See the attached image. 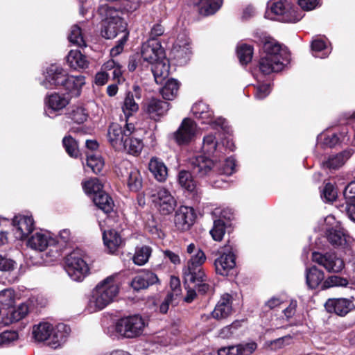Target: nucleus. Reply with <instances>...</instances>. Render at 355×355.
<instances>
[{
  "label": "nucleus",
  "instance_id": "57",
  "mask_svg": "<svg viewBox=\"0 0 355 355\" xmlns=\"http://www.w3.org/2000/svg\"><path fill=\"white\" fill-rule=\"evenodd\" d=\"M121 4L120 6V14L121 12H127L132 13L140 7V1L139 0H121Z\"/></svg>",
  "mask_w": 355,
  "mask_h": 355
},
{
  "label": "nucleus",
  "instance_id": "38",
  "mask_svg": "<svg viewBox=\"0 0 355 355\" xmlns=\"http://www.w3.org/2000/svg\"><path fill=\"white\" fill-rule=\"evenodd\" d=\"M327 237L329 243L336 247L344 246L347 243L346 234L340 228H331L328 230Z\"/></svg>",
  "mask_w": 355,
  "mask_h": 355
},
{
  "label": "nucleus",
  "instance_id": "15",
  "mask_svg": "<svg viewBox=\"0 0 355 355\" xmlns=\"http://www.w3.org/2000/svg\"><path fill=\"white\" fill-rule=\"evenodd\" d=\"M220 253V256L214 261L216 272L222 276H227L236 266L233 248L230 245H225Z\"/></svg>",
  "mask_w": 355,
  "mask_h": 355
},
{
  "label": "nucleus",
  "instance_id": "64",
  "mask_svg": "<svg viewBox=\"0 0 355 355\" xmlns=\"http://www.w3.org/2000/svg\"><path fill=\"white\" fill-rule=\"evenodd\" d=\"M255 89V98L260 100L266 98L270 92V86L269 84L258 85Z\"/></svg>",
  "mask_w": 355,
  "mask_h": 355
},
{
  "label": "nucleus",
  "instance_id": "13",
  "mask_svg": "<svg viewBox=\"0 0 355 355\" xmlns=\"http://www.w3.org/2000/svg\"><path fill=\"white\" fill-rule=\"evenodd\" d=\"M197 131L196 123L190 119H184L178 129L172 135V138L179 146L187 145L195 138Z\"/></svg>",
  "mask_w": 355,
  "mask_h": 355
},
{
  "label": "nucleus",
  "instance_id": "1",
  "mask_svg": "<svg viewBox=\"0 0 355 355\" xmlns=\"http://www.w3.org/2000/svg\"><path fill=\"white\" fill-rule=\"evenodd\" d=\"M259 42L263 51L259 60V70L264 74L282 71L288 61L286 50L270 37L264 35L260 37Z\"/></svg>",
  "mask_w": 355,
  "mask_h": 355
},
{
  "label": "nucleus",
  "instance_id": "35",
  "mask_svg": "<svg viewBox=\"0 0 355 355\" xmlns=\"http://www.w3.org/2000/svg\"><path fill=\"white\" fill-rule=\"evenodd\" d=\"M125 146L122 151L137 156L141 152L144 148V143L141 139L135 137V131H133V133L130 134V136L126 138Z\"/></svg>",
  "mask_w": 355,
  "mask_h": 355
},
{
  "label": "nucleus",
  "instance_id": "50",
  "mask_svg": "<svg viewBox=\"0 0 355 355\" xmlns=\"http://www.w3.org/2000/svg\"><path fill=\"white\" fill-rule=\"evenodd\" d=\"M234 346L236 355H251L257 349V344L254 341L242 343Z\"/></svg>",
  "mask_w": 355,
  "mask_h": 355
},
{
  "label": "nucleus",
  "instance_id": "11",
  "mask_svg": "<svg viewBox=\"0 0 355 355\" xmlns=\"http://www.w3.org/2000/svg\"><path fill=\"white\" fill-rule=\"evenodd\" d=\"M135 130V125L131 123L125 124L123 129L119 124L112 123L107 130V140L116 150L122 151L125 148L126 138Z\"/></svg>",
  "mask_w": 355,
  "mask_h": 355
},
{
  "label": "nucleus",
  "instance_id": "28",
  "mask_svg": "<svg viewBox=\"0 0 355 355\" xmlns=\"http://www.w3.org/2000/svg\"><path fill=\"white\" fill-rule=\"evenodd\" d=\"M169 68V62L166 56L151 65V71L157 84H162L164 80L168 77Z\"/></svg>",
  "mask_w": 355,
  "mask_h": 355
},
{
  "label": "nucleus",
  "instance_id": "24",
  "mask_svg": "<svg viewBox=\"0 0 355 355\" xmlns=\"http://www.w3.org/2000/svg\"><path fill=\"white\" fill-rule=\"evenodd\" d=\"M69 103V99L65 94L53 93L45 98L46 110L45 113L49 116L53 112H58L64 108Z\"/></svg>",
  "mask_w": 355,
  "mask_h": 355
},
{
  "label": "nucleus",
  "instance_id": "23",
  "mask_svg": "<svg viewBox=\"0 0 355 355\" xmlns=\"http://www.w3.org/2000/svg\"><path fill=\"white\" fill-rule=\"evenodd\" d=\"M169 110V103L157 98H151L146 101L144 111L150 119L157 121L165 115Z\"/></svg>",
  "mask_w": 355,
  "mask_h": 355
},
{
  "label": "nucleus",
  "instance_id": "62",
  "mask_svg": "<svg viewBox=\"0 0 355 355\" xmlns=\"http://www.w3.org/2000/svg\"><path fill=\"white\" fill-rule=\"evenodd\" d=\"M17 266L16 262L6 257L0 255V270L4 272L12 271Z\"/></svg>",
  "mask_w": 355,
  "mask_h": 355
},
{
  "label": "nucleus",
  "instance_id": "8",
  "mask_svg": "<svg viewBox=\"0 0 355 355\" xmlns=\"http://www.w3.org/2000/svg\"><path fill=\"white\" fill-rule=\"evenodd\" d=\"M57 243L50 232L42 230L32 234L27 241V246L34 250L42 252L49 248V256L54 259L60 256Z\"/></svg>",
  "mask_w": 355,
  "mask_h": 355
},
{
  "label": "nucleus",
  "instance_id": "20",
  "mask_svg": "<svg viewBox=\"0 0 355 355\" xmlns=\"http://www.w3.org/2000/svg\"><path fill=\"white\" fill-rule=\"evenodd\" d=\"M195 218L196 213L192 207L180 206L174 216L175 226L180 231H187L193 225Z\"/></svg>",
  "mask_w": 355,
  "mask_h": 355
},
{
  "label": "nucleus",
  "instance_id": "29",
  "mask_svg": "<svg viewBox=\"0 0 355 355\" xmlns=\"http://www.w3.org/2000/svg\"><path fill=\"white\" fill-rule=\"evenodd\" d=\"M103 239L104 245L110 253L115 252L123 243L121 236L114 230L104 231Z\"/></svg>",
  "mask_w": 355,
  "mask_h": 355
},
{
  "label": "nucleus",
  "instance_id": "51",
  "mask_svg": "<svg viewBox=\"0 0 355 355\" xmlns=\"http://www.w3.org/2000/svg\"><path fill=\"white\" fill-rule=\"evenodd\" d=\"M348 284L349 282L347 279L336 275H332L329 277L323 282L322 288V289H327L335 286L346 287Z\"/></svg>",
  "mask_w": 355,
  "mask_h": 355
},
{
  "label": "nucleus",
  "instance_id": "37",
  "mask_svg": "<svg viewBox=\"0 0 355 355\" xmlns=\"http://www.w3.org/2000/svg\"><path fill=\"white\" fill-rule=\"evenodd\" d=\"M349 157V155L346 152L330 155L327 160L322 162V166L324 168L337 169L342 166Z\"/></svg>",
  "mask_w": 355,
  "mask_h": 355
},
{
  "label": "nucleus",
  "instance_id": "9",
  "mask_svg": "<svg viewBox=\"0 0 355 355\" xmlns=\"http://www.w3.org/2000/svg\"><path fill=\"white\" fill-rule=\"evenodd\" d=\"M145 327L144 319L139 315H133L119 319L116 322L115 330L124 338H134L143 334Z\"/></svg>",
  "mask_w": 355,
  "mask_h": 355
},
{
  "label": "nucleus",
  "instance_id": "42",
  "mask_svg": "<svg viewBox=\"0 0 355 355\" xmlns=\"http://www.w3.org/2000/svg\"><path fill=\"white\" fill-rule=\"evenodd\" d=\"M311 50L313 55L315 58H327L331 49H328L324 41L321 39H315L311 43Z\"/></svg>",
  "mask_w": 355,
  "mask_h": 355
},
{
  "label": "nucleus",
  "instance_id": "21",
  "mask_svg": "<svg viewBox=\"0 0 355 355\" xmlns=\"http://www.w3.org/2000/svg\"><path fill=\"white\" fill-rule=\"evenodd\" d=\"M325 309L329 313L343 317L354 309L355 305L352 299L334 298L329 299L326 302Z\"/></svg>",
  "mask_w": 355,
  "mask_h": 355
},
{
  "label": "nucleus",
  "instance_id": "27",
  "mask_svg": "<svg viewBox=\"0 0 355 355\" xmlns=\"http://www.w3.org/2000/svg\"><path fill=\"white\" fill-rule=\"evenodd\" d=\"M191 111L196 119L200 120L202 123H214V112L206 103L202 101L195 103Z\"/></svg>",
  "mask_w": 355,
  "mask_h": 355
},
{
  "label": "nucleus",
  "instance_id": "48",
  "mask_svg": "<svg viewBox=\"0 0 355 355\" xmlns=\"http://www.w3.org/2000/svg\"><path fill=\"white\" fill-rule=\"evenodd\" d=\"M87 116L88 114L85 108L79 106L73 107L71 111L68 114V117L78 124L84 123Z\"/></svg>",
  "mask_w": 355,
  "mask_h": 355
},
{
  "label": "nucleus",
  "instance_id": "31",
  "mask_svg": "<svg viewBox=\"0 0 355 355\" xmlns=\"http://www.w3.org/2000/svg\"><path fill=\"white\" fill-rule=\"evenodd\" d=\"M66 58L69 66L73 69H86L89 66L86 56L78 50H71Z\"/></svg>",
  "mask_w": 355,
  "mask_h": 355
},
{
  "label": "nucleus",
  "instance_id": "14",
  "mask_svg": "<svg viewBox=\"0 0 355 355\" xmlns=\"http://www.w3.org/2000/svg\"><path fill=\"white\" fill-rule=\"evenodd\" d=\"M190 167L193 173L198 178H204L216 173L217 161L205 156H196L189 160Z\"/></svg>",
  "mask_w": 355,
  "mask_h": 355
},
{
  "label": "nucleus",
  "instance_id": "60",
  "mask_svg": "<svg viewBox=\"0 0 355 355\" xmlns=\"http://www.w3.org/2000/svg\"><path fill=\"white\" fill-rule=\"evenodd\" d=\"M18 339V334L15 331H6L0 334V347L6 346Z\"/></svg>",
  "mask_w": 355,
  "mask_h": 355
},
{
  "label": "nucleus",
  "instance_id": "18",
  "mask_svg": "<svg viewBox=\"0 0 355 355\" xmlns=\"http://www.w3.org/2000/svg\"><path fill=\"white\" fill-rule=\"evenodd\" d=\"M13 233L18 240L25 239L34 229L32 216L17 215L12 220Z\"/></svg>",
  "mask_w": 355,
  "mask_h": 355
},
{
  "label": "nucleus",
  "instance_id": "10",
  "mask_svg": "<svg viewBox=\"0 0 355 355\" xmlns=\"http://www.w3.org/2000/svg\"><path fill=\"white\" fill-rule=\"evenodd\" d=\"M65 270L70 278L82 282L89 273V266L78 250H75L65 259Z\"/></svg>",
  "mask_w": 355,
  "mask_h": 355
},
{
  "label": "nucleus",
  "instance_id": "22",
  "mask_svg": "<svg viewBox=\"0 0 355 355\" xmlns=\"http://www.w3.org/2000/svg\"><path fill=\"white\" fill-rule=\"evenodd\" d=\"M233 297L228 293L223 294L216 304L211 315L216 320H223L230 316L233 313Z\"/></svg>",
  "mask_w": 355,
  "mask_h": 355
},
{
  "label": "nucleus",
  "instance_id": "61",
  "mask_svg": "<svg viewBox=\"0 0 355 355\" xmlns=\"http://www.w3.org/2000/svg\"><path fill=\"white\" fill-rule=\"evenodd\" d=\"M242 321L235 320L231 324L227 325L219 330L218 337L223 339H229L233 336L232 335L231 328L241 327Z\"/></svg>",
  "mask_w": 355,
  "mask_h": 355
},
{
  "label": "nucleus",
  "instance_id": "19",
  "mask_svg": "<svg viewBox=\"0 0 355 355\" xmlns=\"http://www.w3.org/2000/svg\"><path fill=\"white\" fill-rule=\"evenodd\" d=\"M314 262L323 266L328 272H339L344 268V262L334 254L326 253L324 254L314 252L312 254Z\"/></svg>",
  "mask_w": 355,
  "mask_h": 355
},
{
  "label": "nucleus",
  "instance_id": "16",
  "mask_svg": "<svg viewBox=\"0 0 355 355\" xmlns=\"http://www.w3.org/2000/svg\"><path fill=\"white\" fill-rule=\"evenodd\" d=\"M141 54L143 62L147 65H152L165 57L164 49L156 40H149L143 44Z\"/></svg>",
  "mask_w": 355,
  "mask_h": 355
},
{
  "label": "nucleus",
  "instance_id": "54",
  "mask_svg": "<svg viewBox=\"0 0 355 355\" xmlns=\"http://www.w3.org/2000/svg\"><path fill=\"white\" fill-rule=\"evenodd\" d=\"M217 141L213 135H208L203 138L202 150L205 154L213 155L216 151Z\"/></svg>",
  "mask_w": 355,
  "mask_h": 355
},
{
  "label": "nucleus",
  "instance_id": "36",
  "mask_svg": "<svg viewBox=\"0 0 355 355\" xmlns=\"http://www.w3.org/2000/svg\"><path fill=\"white\" fill-rule=\"evenodd\" d=\"M93 202L97 207L106 214L113 210L114 202L108 194L104 191L100 192L93 196Z\"/></svg>",
  "mask_w": 355,
  "mask_h": 355
},
{
  "label": "nucleus",
  "instance_id": "2",
  "mask_svg": "<svg viewBox=\"0 0 355 355\" xmlns=\"http://www.w3.org/2000/svg\"><path fill=\"white\" fill-rule=\"evenodd\" d=\"M116 275H112L99 282L89 297L87 309L89 313L101 311L111 304L119 293Z\"/></svg>",
  "mask_w": 355,
  "mask_h": 355
},
{
  "label": "nucleus",
  "instance_id": "49",
  "mask_svg": "<svg viewBox=\"0 0 355 355\" xmlns=\"http://www.w3.org/2000/svg\"><path fill=\"white\" fill-rule=\"evenodd\" d=\"M252 54L253 49L250 45L242 44L238 47L237 55L242 64H246L250 62L252 58Z\"/></svg>",
  "mask_w": 355,
  "mask_h": 355
},
{
  "label": "nucleus",
  "instance_id": "59",
  "mask_svg": "<svg viewBox=\"0 0 355 355\" xmlns=\"http://www.w3.org/2000/svg\"><path fill=\"white\" fill-rule=\"evenodd\" d=\"M322 198L327 202H333L337 197V191L331 183H327L322 191Z\"/></svg>",
  "mask_w": 355,
  "mask_h": 355
},
{
  "label": "nucleus",
  "instance_id": "40",
  "mask_svg": "<svg viewBox=\"0 0 355 355\" xmlns=\"http://www.w3.org/2000/svg\"><path fill=\"white\" fill-rule=\"evenodd\" d=\"M138 110V103L135 102L133 94L131 92H128L125 96L122 105V111L127 123L129 117L133 116Z\"/></svg>",
  "mask_w": 355,
  "mask_h": 355
},
{
  "label": "nucleus",
  "instance_id": "17",
  "mask_svg": "<svg viewBox=\"0 0 355 355\" xmlns=\"http://www.w3.org/2000/svg\"><path fill=\"white\" fill-rule=\"evenodd\" d=\"M67 75V73L61 67L51 64L46 69L44 80L41 84L47 89H52L60 85L63 86Z\"/></svg>",
  "mask_w": 355,
  "mask_h": 355
},
{
  "label": "nucleus",
  "instance_id": "46",
  "mask_svg": "<svg viewBox=\"0 0 355 355\" xmlns=\"http://www.w3.org/2000/svg\"><path fill=\"white\" fill-rule=\"evenodd\" d=\"M68 38L71 43L78 46H86L81 29L78 25H74L71 27Z\"/></svg>",
  "mask_w": 355,
  "mask_h": 355
},
{
  "label": "nucleus",
  "instance_id": "26",
  "mask_svg": "<svg viewBox=\"0 0 355 355\" xmlns=\"http://www.w3.org/2000/svg\"><path fill=\"white\" fill-rule=\"evenodd\" d=\"M193 4L200 15L209 16L215 14L222 6L223 0H193Z\"/></svg>",
  "mask_w": 355,
  "mask_h": 355
},
{
  "label": "nucleus",
  "instance_id": "33",
  "mask_svg": "<svg viewBox=\"0 0 355 355\" xmlns=\"http://www.w3.org/2000/svg\"><path fill=\"white\" fill-rule=\"evenodd\" d=\"M174 56L180 60V62H186L191 54L189 41L185 38L184 40L178 39L173 48Z\"/></svg>",
  "mask_w": 355,
  "mask_h": 355
},
{
  "label": "nucleus",
  "instance_id": "52",
  "mask_svg": "<svg viewBox=\"0 0 355 355\" xmlns=\"http://www.w3.org/2000/svg\"><path fill=\"white\" fill-rule=\"evenodd\" d=\"M87 165L92 169L93 173L97 174L101 171L104 162L100 156L89 154L87 156Z\"/></svg>",
  "mask_w": 355,
  "mask_h": 355
},
{
  "label": "nucleus",
  "instance_id": "58",
  "mask_svg": "<svg viewBox=\"0 0 355 355\" xmlns=\"http://www.w3.org/2000/svg\"><path fill=\"white\" fill-rule=\"evenodd\" d=\"M170 289L171 291L167 293L173 298L177 300L182 294V289L180 285V280L178 277H171L170 279Z\"/></svg>",
  "mask_w": 355,
  "mask_h": 355
},
{
  "label": "nucleus",
  "instance_id": "56",
  "mask_svg": "<svg viewBox=\"0 0 355 355\" xmlns=\"http://www.w3.org/2000/svg\"><path fill=\"white\" fill-rule=\"evenodd\" d=\"M349 140L347 132L343 131L340 134L333 133L324 138V144L329 147H333L338 143L346 142Z\"/></svg>",
  "mask_w": 355,
  "mask_h": 355
},
{
  "label": "nucleus",
  "instance_id": "44",
  "mask_svg": "<svg viewBox=\"0 0 355 355\" xmlns=\"http://www.w3.org/2000/svg\"><path fill=\"white\" fill-rule=\"evenodd\" d=\"M235 170V160L233 157L226 158L223 163L217 162L216 173L227 175H232Z\"/></svg>",
  "mask_w": 355,
  "mask_h": 355
},
{
  "label": "nucleus",
  "instance_id": "41",
  "mask_svg": "<svg viewBox=\"0 0 355 355\" xmlns=\"http://www.w3.org/2000/svg\"><path fill=\"white\" fill-rule=\"evenodd\" d=\"M152 254V248L148 245L137 247L133 256V262L137 266L146 264Z\"/></svg>",
  "mask_w": 355,
  "mask_h": 355
},
{
  "label": "nucleus",
  "instance_id": "6",
  "mask_svg": "<svg viewBox=\"0 0 355 355\" xmlns=\"http://www.w3.org/2000/svg\"><path fill=\"white\" fill-rule=\"evenodd\" d=\"M265 17L272 20L284 22H296L301 19L289 0H275L269 1Z\"/></svg>",
  "mask_w": 355,
  "mask_h": 355
},
{
  "label": "nucleus",
  "instance_id": "55",
  "mask_svg": "<svg viewBox=\"0 0 355 355\" xmlns=\"http://www.w3.org/2000/svg\"><path fill=\"white\" fill-rule=\"evenodd\" d=\"M225 233V223L223 220L218 219L214 222V226L210 230V234L214 240L220 241L223 239Z\"/></svg>",
  "mask_w": 355,
  "mask_h": 355
},
{
  "label": "nucleus",
  "instance_id": "43",
  "mask_svg": "<svg viewBox=\"0 0 355 355\" xmlns=\"http://www.w3.org/2000/svg\"><path fill=\"white\" fill-rule=\"evenodd\" d=\"M178 182L182 187L189 191H193L196 188V182L188 171L182 170L179 172Z\"/></svg>",
  "mask_w": 355,
  "mask_h": 355
},
{
  "label": "nucleus",
  "instance_id": "63",
  "mask_svg": "<svg viewBox=\"0 0 355 355\" xmlns=\"http://www.w3.org/2000/svg\"><path fill=\"white\" fill-rule=\"evenodd\" d=\"M343 196L346 202L350 203L355 202V180L351 182L345 187L343 191Z\"/></svg>",
  "mask_w": 355,
  "mask_h": 355
},
{
  "label": "nucleus",
  "instance_id": "34",
  "mask_svg": "<svg viewBox=\"0 0 355 355\" xmlns=\"http://www.w3.org/2000/svg\"><path fill=\"white\" fill-rule=\"evenodd\" d=\"M305 276L306 284L308 287L311 289L318 288L324 278V272L318 269L315 266L306 268Z\"/></svg>",
  "mask_w": 355,
  "mask_h": 355
},
{
  "label": "nucleus",
  "instance_id": "30",
  "mask_svg": "<svg viewBox=\"0 0 355 355\" xmlns=\"http://www.w3.org/2000/svg\"><path fill=\"white\" fill-rule=\"evenodd\" d=\"M85 77L83 76H67L63 87L71 94L72 96L77 97L80 94L82 87L85 85Z\"/></svg>",
  "mask_w": 355,
  "mask_h": 355
},
{
  "label": "nucleus",
  "instance_id": "5",
  "mask_svg": "<svg viewBox=\"0 0 355 355\" xmlns=\"http://www.w3.org/2000/svg\"><path fill=\"white\" fill-rule=\"evenodd\" d=\"M100 12L105 16L103 28L101 31L103 37L112 39L118 34L123 35L124 33H128L127 23L121 17L119 10L112 6H102Z\"/></svg>",
  "mask_w": 355,
  "mask_h": 355
},
{
  "label": "nucleus",
  "instance_id": "53",
  "mask_svg": "<svg viewBox=\"0 0 355 355\" xmlns=\"http://www.w3.org/2000/svg\"><path fill=\"white\" fill-rule=\"evenodd\" d=\"M29 307L26 303L19 304L17 308L12 309L10 313V320L11 322H17L24 318L28 313Z\"/></svg>",
  "mask_w": 355,
  "mask_h": 355
},
{
  "label": "nucleus",
  "instance_id": "7",
  "mask_svg": "<svg viewBox=\"0 0 355 355\" xmlns=\"http://www.w3.org/2000/svg\"><path fill=\"white\" fill-rule=\"evenodd\" d=\"M146 193L161 214L168 215L174 211L176 200L166 188L154 186L147 189Z\"/></svg>",
  "mask_w": 355,
  "mask_h": 355
},
{
  "label": "nucleus",
  "instance_id": "45",
  "mask_svg": "<svg viewBox=\"0 0 355 355\" xmlns=\"http://www.w3.org/2000/svg\"><path fill=\"white\" fill-rule=\"evenodd\" d=\"M83 187L87 194H93L94 196L103 191V184L97 178H91L90 180L85 181L83 183Z\"/></svg>",
  "mask_w": 355,
  "mask_h": 355
},
{
  "label": "nucleus",
  "instance_id": "4",
  "mask_svg": "<svg viewBox=\"0 0 355 355\" xmlns=\"http://www.w3.org/2000/svg\"><path fill=\"white\" fill-rule=\"evenodd\" d=\"M187 253L191 257L182 268L185 282H202L205 279V273L202 268L207 257L205 252L194 243L187 247Z\"/></svg>",
  "mask_w": 355,
  "mask_h": 355
},
{
  "label": "nucleus",
  "instance_id": "12",
  "mask_svg": "<svg viewBox=\"0 0 355 355\" xmlns=\"http://www.w3.org/2000/svg\"><path fill=\"white\" fill-rule=\"evenodd\" d=\"M123 181H126L130 191H138L142 187V178L136 168L133 167L128 161H123L118 166L116 171Z\"/></svg>",
  "mask_w": 355,
  "mask_h": 355
},
{
  "label": "nucleus",
  "instance_id": "39",
  "mask_svg": "<svg viewBox=\"0 0 355 355\" xmlns=\"http://www.w3.org/2000/svg\"><path fill=\"white\" fill-rule=\"evenodd\" d=\"M180 84L177 80L169 79L161 89L160 94L165 100L172 101L178 95Z\"/></svg>",
  "mask_w": 355,
  "mask_h": 355
},
{
  "label": "nucleus",
  "instance_id": "47",
  "mask_svg": "<svg viewBox=\"0 0 355 355\" xmlns=\"http://www.w3.org/2000/svg\"><path fill=\"white\" fill-rule=\"evenodd\" d=\"M62 144L67 154L72 157H77L79 153L76 141L70 135L65 136Z\"/></svg>",
  "mask_w": 355,
  "mask_h": 355
},
{
  "label": "nucleus",
  "instance_id": "3",
  "mask_svg": "<svg viewBox=\"0 0 355 355\" xmlns=\"http://www.w3.org/2000/svg\"><path fill=\"white\" fill-rule=\"evenodd\" d=\"M70 328L60 323L55 327L49 322H42L33 328V337L37 342L46 341L51 348L56 349L63 344L69 335Z\"/></svg>",
  "mask_w": 355,
  "mask_h": 355
},
{
  "label": "nucleus",
  "instance_id": "32",
  "mask_svg": "<svg viewBox=\"0 0 355 355\" xmlns=\"http://www.w3.org/2000/svg\"><path fill=\"white\" fill-rule=\"evenodd\" d=\"M148 168L157 181L164 182L166 180L168 175L167 168L160 159L153 157L148 164Z\"/></svg>",
  "mask_w": 355,
  "mask_h": 355
},
{
  "label": "nucleus",
  "instance_id": "25",
  "mask_svg": "<svg viewBox=\"0 0 355 355\" xmlns=\"http://www.w3.org/2000/svg\"><path fill=\"white\" fill-rule=\"evenodd\" d=\"M158 281L159 279L156 274L151 271L146 270L132 279L131 286L135 291H140L148 288L150 286L158 282Z\"/></svg>",
  "mask_w": 355,
  "mask_h": 355
}]
</instances>
